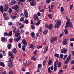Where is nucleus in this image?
<instances>
[{"mask_svg":"<svg viewBox=\"0 0 74 74\" xmlns=\"http://www.w3.org/2000/svg\"><path fill=\"white\" fill-rule=\"evenodd\" d=\"M31 59L32 60H34V61H36V58L34 56H32L31 57Z\"/></svg>","mask_w":74,"mask_h":74,"instance_id":"obj_21","label":"nucleus"},{"mask_svg":"<svg viewBox=\"0 0 74 74\" xmlns=\"http://www.w3.org/2000/svg\"><path fill=\"white\" fill-rule=\"evenodd\" d=\"M48 48L47 47H46V48L45 49L44 51H45V52H47V51H48Z\"/></svg>","mask_w":74,"mask_h":74,"instance_id":"obj_49","label":"nucleus"},{"mask_svg":"<svg viewBox=\"0 0 74 74\" xmlns=\"http://www.w3.org/2000/svg\"><path fill=\"white\" fill-rule=\"evenodd\" d=\"M71 59V54H70L68 57L67 58L66 61L65 62V64H67L69 62V61Z\"/></svg>","mask_w":74,"mask_h":74,"instance_id":"obj_5","label":"nucleus"},{"mask_svg":"<svg viewBox=\"0 0 74 74\" xmlns=\"http://www.w3.org/2000/svg\"><path fill=\"white\" fill-rule=\"evenodd\" d=\"M57 40H58V38H57V37H55V38H54L53 37H52L51 38V43H52V42H53L54 41H57Z\"/></svg>","mask_w":74,"mask_h":74,"instance_id":"obj_6","label":"nucleus"},{"mask_svg":"<svg viewBox=\"0 0 74 74\" xmlns=\"http://www.w3.org/2000/svg\"><path fill=\"white\" fill-rule=\"evenodd\" d=\"M8 24L9 25L11 26V25H12V22H9L8 23Z\"/></svg>","mask_w":74,"mask_h":74,"instance_id":"obj_52","label":"nucleus"},{"mask_svg":"<svg viewBox=\"0 0 74 74\" xmlns=\"http://www.w3.org/2000/svg\"><path fill=\"white\" fill-rule=\"evenodd\" d=\"M46 63V61L45 60L43 62V66H45V64Z\"/></svg>","mask_w":74,"mask_h":74,"instance_id":"obj_56","label":"nucleus"},{"mask_svg":"<svg viewBox=\"0 0 74 74\" xmlns=\"http://www.w3.org/2000/svg\"><path fill=\"white\" fill-rule=\"evenodd\" d=\"M8 55H9V56H11L12 59H14V54L11 52V51H10L8 52Z\"/></svg>","mask_w":74,"mask_h":74,"instance_id":"obj_8","label":"nucleus"},{"mask_svg":"<svg viewBox=\"0 0 74 74\" xmlns=\"http://www.w3.org/2000/svg\"><path fill=\"white\" fill-rule=\"evenodd\" d=\"M23 27H24V25L23 24H21V25L19 29H22V28H23Z\"/></svg>","mask_w":74,"mask_h":74,"instance_id":"obj_43","label":"nucleus"},{"mask_svg":"<svg viewBox=\"0 0 74 74\" xmlns=\"http://www.w3.org/2000/svg\"><path fill=\"white\" fill-rule=\"evenodd\" d=\"M40 22H41V20H39L37 23H36V26H38L39 25H40Z\"/></svg>","mask_w":74,"mask_h":74,"instance_id":"obj_35","label":"nucleus"},{"mask_svg":"<svg viewBox=\"0 0 74 74\" xmlns=\"http://www.w3.org/2000/svg\"><path fill=\"white\" fill-rule=\"evenodd\" d=\"M59 64L58 62V60H56L55 63H54V66H57V64Z\"/></svg>","mask_w":74,"mask_h":74,"instance_id":"obj_27","label":"nucleus"},{"mask_svg":"<svg viewBox=\"0 0 74 74\" xmlns=\"http://www.w3.org/2000/svg\"><path fill=\"white\" fill-rule=\"evenodd\" d=\"M14 40L16 42H18L19 40H21V37L19 36L17 38H15Z\"/></svg>","mask_w":74,"mask_h":74,"instance_id":"obj_14","label":"nucleus"},{"mask_svg":"<svg viewBox=\"0 0 74 74\" xmlns=\"http://www.w3.org/2000/svg\"><path fill=\"white\" fill-rule=\"evenodd\" d=\"M1 41H2L3 42L4 41H5V40H6V38L4 37H3L1 38Z\"/></svg>","mask_w":74,"mask_h":74,"instance_id":"obj_25","label":"nucleus"},{"mask_svg":"<svg viewBox=\"0 0 74 74\" xmlns=\"http://www.w3.org/2000/svg\"><path fill=\"white\" fill-rule=\"evenodd\" d=\"M31 27H32V29H33V30L35 29V27L34 25H31Z\"/></svg>","mask_w":74,"mask_h":74,"instance_id":"obj_53","label":"nucleus"},{"mask_svg":"<svg viewBox=\"0 0 74 74\" xmlns=\"http://www.w3.org/2000/svg\"><path fill=\"white\" fill-rule=\"evenodd\" d=\"M68 39L67 38H65L64 39V41H63L62 44L64 45H66L67 44Z\"/></svg>","mask_w":74,"mask_h":74,"instance_id":"obj_11","label":"nucleus"},{"mask_svg":"<svg viewBox=\"0 0 74 74\" xmlns=\"http://www.w3.org/2000/svg\"><path fill=\"white\" fill-rule=\"evenodd\" d=\"M67 52V49H63L61 50V53H65L66 54Z\"/></svg>","mask_w":74,"mask_h":74,"instance_id":"obj_10","label":"nucleus"},{"mask_svg":"<svg viewBox=\"0 0 74 74\" xmlns=\"http://www.w3.org/2000/svg\"><path fill=\"white\" fill-rule=\"evenodd\" d=\"M60 11L61 12H63V11H64V9L63 8V7H61L60 8Z\"/></svg>","mask_w":74,"mask_h":74,"instance_id":"obj_44","label":"nucleus"},{"mask_svg":"<svg viewBox=\"0 0 74 74\" xmlns=\"http://www.w3.org/2000/svg\"><path fill=\"white\" fill-rule=\"evenodd\" d=\"M36 48L37 49H40L42 48V46H36Z\"/></svg>","mask_w":74,"mask_h":74,"instance_id":"obj_39","label":"nucleus"},{"mask_svg":"<svg viewBox=\"0 0 74 74\" xmlns=\"http://www.w3.org/2000/svg\"><path fill=\"white\" fill-rule=\"evenodd\" d=\"M57 70V66H54V70L55 71H56Z\"/></svg>","mask_w":74,"mask_h":74,"instance_id":"obj_62","label":"nucleus"},{"mask_svg":"<svg viewBox=\"0 0 74 74\" xmlns=\"http://www.w3.org/2000/svg\"><path fill=\"white\" fill-rule=\"evenodd\" d=\"M13 53H16V52H17V51H16V49L15 48H14L13 50L12 51Z\"/></svg>","mask_w":74,"mask_h":74,"instance_id":"obj_24","label":"nucleus"},{"mask_svg":"<svg viewBox=\"0 0 74 74\" xmlns=\"http://www.w3.org/2000/svg\"><path fill=\"white\" fill-rule=\"evenodd\" d=\"M45 27L46 28H47L48 27V23H46L45 24Z\"/></svg>","mask_w":74,"mask_h":74,"instance_id":"obj_58","label":"nucleus"},{"mask_svg":"<svg viewBox=\"0 0 74 74\" xmlns=\"http://www.w3.org/2000/svg\"><path fill=\"white\" fill-rule=\"evenodd\" d=\"M52 64V61L51 60H49V62H48V64L49 65H51Z\"/></svg>","mask_w":74,"mask_h":74,"instance_id":"obj_47","label":"nucleus"},{"mask_svg":"<svg viewBox=\"0 0 74 74\" xmlns=\"http://www.w3.org/2000/svg\"><path fill=\"white\" fill-rule=\"evenodd\" d=\"M63 70H62V69H61L58 72V73L59 74H62V73H63Z\"/></svg>","mask_w":74,"mask_h":74,"instance_id":"obj_40","label":"nucleus"},{"mask_svg":"<svg viewBox=\"0 0 74 74\" xmlns=\"http://www.w3.org/2000/svg\"><path fill=\"white\" fill-rule=\"evenodd\" d=\"M19 8V5H15L14 6L12 7V8L13 10H14L15 11L17 12L18 11V8Z\"/></svg>","mask_w":74,"mask_h":74,"instance_id":"obj_4","label":"nucleus"},{"mask_svg":"<svg viewBox=\"0 0 74 74\" xmlns=\"http://www.w3.org/2000/svg\"><path fill=\"white\" fill-rule=\"evenodd\" d=\"M71 24V21H67L66 23V28H68V26H70Z\"/></svg>","mask_w":74,"mask_h":74,"instance_id":"obj_12","label":"nucleus"},{"mask_svg":"<svg viewBox=\"0 0 74 74\" xmlns=\"http://www.w3.org/2000/svg\"><path fill=\"white\" fill-rule=\"evenodd\" d=\"M34 19L35 21H37L39 20L38 16L37 14H34L33 16Z\"/></svg>","mask_w":74,"mask_h":74,"instance_id":"obj_9","label":"nucleus"},{"mask_svg":"<svg viewBox=\"0 0 74 74\" xmlns=\"http://www.w3.org/2000/svg\"><path fill=\"white\" fill-rule=\"evenodd\" d=\"M4 11H7V9H8V5H5V7H4Z\"/></svg>","mask_w":74,"mask_h":74,"instance_id":"obj_30","label":"nucleus"},{"mask_svg":"<svg viewBox=\"0 0 74 74\" xmlns=\"http://www.w3.org/2000/svg\"><path fill=\"white\" fill-rule=\"evenodd\" d=\"M23 32H24V31L23 30L21 29V34H22V33H23Z\"/></svg>","mask_w":74,"mask_h":74,"instance_id":"obj_60","label":"nucleus"},{"mask_svg":"<svg viewBox=\"0 0 74 74\" xmlns=\"http://www.w3.org/2000/svg\"><path fill=\"white\" fill-rule=\"evenodd\" d=\"M30 4L32 6H34V5H36V3L34 1H32L30 2Z\"/></svg>","mask_w":74,"mask_h":74,"instance_id":"obj_17","label":"nucleus"},{"mask_svg":"<svg viewBox=\"0 0 74 74\" xmlns=\"http://www.w3.org/2000/svg\"><path fill=\"white\" fill-rule=\"evenodd\" d=\"M53 28V25L52 24L48 26V28L49 30H51Z\"/></svg>","mask_w":74,"mask_h":74,"instance_id":"obj_20","label":"nucleus"},{"mask_svg":"<svg viewBox=\"0 0 74 74\" xmlns=\"http://www.w3.org/2000/svg\"><path fill=\"white\" fill-rule=\"evenodd\" d=\"M67 55H66L64 56L63 58L64 60H66V58H67Z\"/></svg>","mask_w":74,"mask_h":74,"instance_id":"obj_46","label":"nucleus"},{"mask_svg":"<svg viewBox=\"0 0 74 74\" xmlns=\"http://www.w3.org/2000/svg\"><path fill=\"white\" fill-rule=\"evenodd\" d=\"M66 19L67 20V22H70L71 21L68 17H66Z\"/></svg>","mask_w":74,"mask_h":74,"instance_id":"obj_48","label":"nucleus"},{"mask_svg":"<svg viewBox=\"0 0 74 74\" xmlns=\"http://www.w3.org/2000/svg\"><path fill=\"white\" fill-rule=\"evenodd\" d=\"M50 2H51V0H46V3H47L49 4Z\"/></svg>","mask_w":74,"mask_h":74,"instance_id":"obj_54","label":"nucleus"},{"mask_svg":"<svg viewBox=\"0 0 74 74\" xmlns=\"http://www.w3.org/2000/svg\"><path fill=\"white\" fill-rule=\"evenodd\" d=\"M20 16L21 17H23L24 16V14L23 13H21L20 15Z\"/></svg>","mask_w":74,"mask_h":74,"instance_id":"obj_57","label":"nucleus"},{"mask_svg":"<svg viewBox=\"0 0 74 74\" xmlns=\"http://www.w3.org/2000/svg\"><path fill=\"white\" fill-rule=\"evenodd\" d=\"M48 30H45L44 31L43 34L44 35H46V34H47L48 33Z\"/></svg>","mask_w":74,"mask_h":74,"instance_id":"obj_33","label":"nucleus"},{"mask_svg":"<svg viewBox=\"0 0 74 74\" xmlns=\"http://www.w3.org/2000/svg\"><path fill=\"white\" fill-rule=\"evenodd\" d=\"M7 47L8 49H10V48H11V45L10 44H9L8 45Z\"/></svg>","mask_w":74,"mask_h":74,"instance_id":"obj_34","label":"nucleus"},{"mask_svg":"<svg viewBox=\"0 0 74 74\" xmlns=\"http://www.w3.org/2000/svg\"><path fill=\"white\" fill-rule=\"evenodd\" d=\"M48 71L50 74H51V73H52V71H51L50 67H49L48 69Z\"/></svg>","mask_w":74,"mask_h":74,"instance_id":"obj_37","label":"nucleus"},{"mask_svg":"<svg viewBox=\"0 0 74 74\" xmlns=\"http://www.w3.org/2000/svg\"><path fill=\"white\" fill-rule=\"evenodd\" d=\"M38 66L39 69H40V68H41V67H42V65L40 64H39L38 65Z\"/></svg>","mask_w":74,"mask_h":74,"instance_id":"obj_42","label":"nucleus"},{"mask_svg":"<svg viewBox=\"0 0 74 74\" xmlns=\"http://www.w3.org/2000/svg\"><path fill=\"white\" fill-rule=\"evenodd\" d=\"M70 40L71 41H74V38L70 39Z\"/></svg>","mask_w":74,"mask_h":74,"instance_id":"obj_64","label":"nucleus"},{"mask_svg":"<svg viewBox=\"0 0 74 74\" xmlns=\"http://www.w3.org/2000/svg\"><path fill=\"white\" fill-rule=\"evenodd\" d=\"M29 45L30 46V48L32 49H34L36 47L34 46L32 44H30Z\"/></svg>","mask_w":74,"mask_h":74,"instance_id":"obj_15","label":"nucleus"},{"mask_svg":"<svg viewBox=\"0 0 74 74\" xmlns=\"http://www.w3.org/2000/svg\"><path fill=\"white\" fill-rule=\"evenodd\" d=\"M15 30H16V29H14L13 31V33H14L15 34V37H18L19 36V35H20V33H19V29H17L16 33Z\"/></svg>","mask_w":74,"mask_h":74,"instance_id":"obj_3","label":"nucleus"},{"mask_svg":"<svg viewBox=\"0 0 74 74\" xmlns=\"http://www.w3.org/2000/svg\"><path fill=\"white\" fill-rule=\"evenodd\" d=\"M13 60L11 59V58H9V62L8 63V66L10 68H12L13 67Z\"/></svg>","mask_w":74,"mask_h":74,"instance_id":"obj_2","label":"nucleus"},{"mask_svg":"<svg viewBox=\"0 0 74 74\" xmlns=\"http://www.w3.org/2000/svg\"><path fill=\"white\" fill-rule=\"evenodd\" d=\"M23 23H26V24H28L29 23V20L27 19H25V21L23 22Z\"/></svg>","mask_w":74,"mask_h":74,"instance_id":"obj_18","label":"nucleus"},{"mask_svg":"<svg viewBox=\"0 0 74 74\" xmlns=\"http://www.w3.org/2000/svg\"><path fill=\"white\" fill-rule=\"evenodd\" d=\"M22 42L23 44L24 45H25V46H26V45H27V42L26 41V40H25V39H24L23 40Z\"/></svg>","mask_w":74,"mask_h":74,"instance_id":"obj_13","label":"nucleus"},{"mask_svg":"<svg viewBox=\"0 0 74 74\" xmlns=\"http://www.w3.org/2000/svg\"><path fill=\"white\" fill-rule=\"evenodd\" d=\"M8 34L10 36H11L12 34V31H10Z\"/></svg>","mask_w":74,"mask_h":74,"instance_id":"obj_38","label":"nucleus"},{"mask_svg":"<svg viewBox=\"0 0 74 74\" xmlns=\"http://www.w3.org/2000/svg\"><path fill=\"white\" fill-rule=\"evenodd\" d=\"M31 36L33 38H34V37H35V33L34 32H32L31 33Z\"/></svg>","mask_w":74,"mask_h":74,"instance_id":"obj_22","label":"nucleus"},{"mask_svg":"<svg viewBox=\"0 0 74 74\" xmlns=\"http://www.w3.org/2000/svg\"><path fill=\"white\" fill-rule=\"evenodd\" d=\"M26 46L23 45L22 46V49L23 51H26V48H25Z\"/></svg>","mask_w":74,"mask_h":74,"instance_id":"obj_28","label":"nucleus"},{"mask_svg":"<svg viewBox=\"0 0 74 74\" xmlns=\"http://www.w3.org/2000/svg\"><path fill=\"white\" fill-rule=\"evenodd\" d=\"M37 52H38V50H35L34 53V55H36L37 53Z\"/></svg>","mask_w":74,"mask_h":74,"instance_id":"obj_32","label":"nucleus"},{"mask_svg":"<svg viewBox=\"0 0 74 74\" xmlns=\"http://www.w3.org/2000/svg\"><path fill=\"white\" fill-rule=\"evenodd\" d=\"M18 47L20 48H21L22 46L21 45V44L20 43H19L18 45Z\"/></svg>","mask_w":74,"mask_h":74,"instance_id":"obj_61","label":"nucleus"},{"mask_svg":"<svg viewBox=\"0 0 74 74\" xmlns=\"http://www.w3.org/2000/svg\"><path fill=\"white\" fill-rule=\"evenodd\" d=\"M54 56L57 58H59V55L58 54L55 53L54 54Z\"/></svg>","mask_w":74,"mask_h":74,"instance_id":"obj_36","label":"nucleus"},{"mask_svg":"<svg viewBox=\"0 0 74 74\" xmlns=\"http://www.w3.org/2000/svg\"><path fill=\"white\" fill-rule=\"evenodd\" d=\"M16 25H21V23L20 22H17L16 23Z\"/></svg>","mask_w":74,"mask_h":74,"instance_id":"obj_59","label":"nucleus"},{"mask_svg":"<svg viewBox=\"0 0 74 74\" xmlns=\"http://www.w3.org/2000/svg\"><path fill=\"white\" fill-rule=\"evenodd\" d=\"M48 16L49 19H52V14H49L48 15Z\"/></svg>","mask_w":74,"mask_h":74,"instance_id":"obj_31","label":"nucleus"},{"mask_svg":"<svg viewBox=\"0 0 74 74\" xmlns=\"http://www.w3.org/2000/svg\"><path fill=\"white\" fill-rule=\"evenodd\" d=\"M38 32L39 33H41L42 32V29L41 28H39L38 30Z\"/></svg>","mask_w":74,"mask_h":74,"instance_id":"obj_63","label":"nucleus"},{"mask_svg":"<svg viewBox=\"0 0 74 74\" xmlns=\"http://www.w3.org/2000/svg\"><path fill=\"white\" fill-rule=\"evenodd\" d=\"M4 36H7H7H9L8 34L7 33L5 32L4 33Z\"/></svg>","mask_w":74,"mask_h":74,"instance_id":"obj_55","label":"nucleus"},{"mask_svg":"<svg viewBox=\"0 0 74 74\" xmlns=\"http://www.w3.org/2000/svg\"><path fill=\"white\" fill-rule=\"evenodd\" d=\"M58 67H61V66H62V63L60 62L58 63Z\"/></svg>","mask_w":74,"mask_h":74,"instance_id":"obj_51","label":"nucleus"},{"mask_svg":"<svg viewBox=\"0 0 74 74\" xmlns=\"http://www.w3.org/2000/svg\"><path fill=\"white\" fill-rule=\"evenodd\" d=\"M0 10L2 13H3L4 12V8H3V6L1 5L0 6Z\"/></svg>","mask_w":74,"mask_h":74,"instance_id":"obj_16","label":"nucleus"},{"mask_svg":"<svg viewBox=\"0 0 74 74\" xmlns=\"http://www.w3.org/2000/svg\"><path fill=\"white\" fill-rule=\"evenodd\" d=\"M16 1H15V0L12 1L11 2V5H13L14 4H15V3H16Z\"/></svg>","mask_w":74,"mask_h":74,"instance_id":"obj_26","label":"nucleus"},{"mask_svg":"<svg viewBox=\"0 0 74 74\" xmlns=\"http://www.w3.org/2000/svg\"><path fill=\"white\" fill-rule=\"evenodd\" d=\"M3 16L4 18L5 19L7 16V13L4 12L3 14Z\"/></svg>","mask_w":74,"mask_h":74,"instance_id":"obj_23","label":"nucleus"},{"mask_svg":"<svg viewBox=\"0 0 74 74\" xmlns=\"http://www.w3.org/2000/svg\"><path fill=\"white\" fill-rule=\"evenodd\" d=\"M24 14L25 17L26 18H28V12L26 9H24Z\"/></svg>","mask_w":74,"mask_h":74,"instance_id":"obj_7","label":"nucleus"},{"mask_svg":"<svg viewBox=\"0 0 74 74\" xmlns=\"http://www.w3.org/2000/svg\"><path fill=\"white\" fill-rule=\"evenodd\" d=\"M61 23H62V21H60V20H58L57 21V23L54 25V27L55 28H57L58 29L59 27V26H60V25H61Z\"/></svg>","mask_w":74,"mask_h":74,"instance_id":"obj_1","label":"nucleus"},{"mask_svg":"<svg viewBox=\"0 0 74 74\" xmlns=\"http://www.w3.org/2000/svg\"><path fill=\"white\" fill-rule=\"evenodd\" d=\"M0 65L2 67H5V64L3 62H1L0 63Z\"/></svg>","mask_w":74,"mask_h":74,"instance_id":"obj_19","label":"nucleus"},{"mask_svg":"<svg viewBox=\"0 0 74 74\" xmlns=\"http://www.w3.org/2000/svg\"><path fill=\"white\" fill-rule=\"evenodd\" d=\"M20 20L21 22H23V21H24V17H21L20 19Z\"/></svg>","mask_w":74,"mask_h":74,"instance_id":"obj_41","label":"nucleus"},{"mask_svg":"<svg viewBox=\"0 0 74 74\" xmlns=\"http://www.w3.org/2000/svg\"><path fill=\"white\" fill-rule=\"evenodd\" d=\"M8 12L9 13H11V12H12V9H11V8H10L9 9Z\"/></svg>","mask_w":74,"mask_h":74,"instance_id":"obj_45","label":"nucleus"},{"mask_svg":"<svg viewBox=\"0 0 74 74\" xmlns=\"http://www.w3.org/2000/svg\"><path fill=\"white\" fill-rule=\"evenodd\" d=\"M60 58L61 59H63V54H61Z\"/></svg>","mask_w":74,"mask_h":74,"instance_id":"obj_50","label":"nucleus"},{"mask_svg":"<svg viewBox=\"0 0 74 74\" xmlns=\"http://www.w3.org/2000/svg\"><path fill=\"white\" fill-rule=\"evenodd\" d=\"M64 32H65V34H69V33H68V31L67 29H65L64 30Z\"/></svg>","mask_w":74,"mask_h":74,"instance_id":"obj_29","label":"nucleus"}]
</instances>
